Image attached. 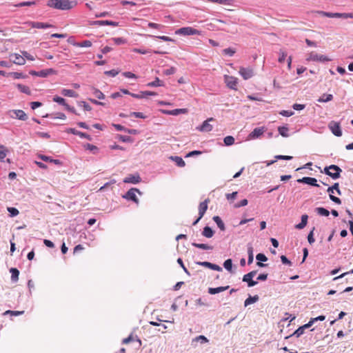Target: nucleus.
<instances>
[{
	"instance_id": "obj_1",
	"label": "nucleus",
	"mask_w": 353,
	"mask_h": 353,
	"mask_svg": "<svg viewBox=\"0 0 353 353\" xmlns=\"http://www.w3.org/2000/svg\"><path fill=\"white\" fill-rule=\"evenodd\" d=\"M76 5V2L69 0H49L48 1L49 7L63 10H70Z\"/></svg>"
},
{
	"instance_id": "obj_2",
	"label": "nucleus",
	"mask_w": 353,
	"mask_h": 353,
	"mask_svg": "<svg viewBox=\"0 0 353 353\" xmlns=\"http://www.w3.org/2000/svg\"><path fill=\"white\" fill-rule=\"evenodd\" d=\"M342 170L336 165H331L324 168L323 172L332 177L333 179H337L341 176Z\"/></svg>"
},
{
	"instance_id": "obj_3",
	"label": "nucleus",
	"mask_w": 353,
	"mask_h": 353,
	"mask_svg": "<svg viewBox=\"0 0 353 353\" xmlns=\"http://www.w3.org/2000/svg\"><path fill=\"white\" fill-rule=\"evenodd\" d=\"M175 34L183 36L201 35V31L192 27H183L176 30Z\"/></svg>"
},
{
	"instance_id": "obj_4",
	"label": "nucleus",
	"mask_w": 353,
	"mask_h": 353,
	"mask_svg": "<svg viewBox=\"0 0 353 353\" xmlns=\"http://www.w3.org/2000/svg\"><path fill=\"white\" fill-rule=\"evenodd\" d=\"M306 60L307 61H318V62H325V61H330L331 59L328 58L327 57L323 55V54H319L316 53L315 52H311L307 54V57L306 58Z\"/></svg>"
},
{
	"instance_id": "obj_5",
	"label": "nucleus",
	"mask_w": 353,
	"mask_h": 353,
	"mask_svg": "<svg viewBox=\"0 0 353 353\" xmlns=\"http://www.w3.org/2000/svg\"><path fill=\"white\" fill-rule=\"evenodd\" d=\"M208 203H210V199H206L203 202H201L200 204H199V218L193 223V225H195L199 221V220L203 216V215L205 214L207 209H208Z\"/></svg>"
},
{
	"instance_id": "obj_6",
	"label": "nucleus",
	"mask_w": 353,
	"mask_h": 353,
	"mask_svg": "<svg viewBox=\"0 0 353 353\" xmlns=\"http://www.w3.org/2000/svg\"><path fill=\"white\" fill-rule=\"evenodd\" d=\"M9 58L10 61L16 65H23L26 63V59H24L23 54L21 55L17 53H11L9 55Z\"/></svg>"
},
{
	"instance_id": "obj_7",
	"label": "nucleus",
	"mask_w": 353,
	"mask_h": 353,
	"mask_svg": "<svg viewBox=\"0 0 353 353\" xmlns=\"http://www.w3.org/2000/svg\"><path fill=\"white\" fill-rule=\"evenodd\" d=\"M328 128L335 136H342V131L339 123L332 121L329 123Z\"/></svg>"
},
{
	"instance_id": "obj_8",
	"label": "nucleus",
	"mask_w": 353,
	"mask_h": 353,
	"mask_svg": "<svg viewBox=\"0 0 353 353\" xmlns=\"http://www.w3.org/2000/svg\"><path fill=\"white\" fill-rule=\"evenodd\" d=\"M225 83H226L227 86L232 90H237V78L229 76V75H225L224 76Z\"/></svg>"
},
{
	"instance_id": "obj_9",
	"label": "nucleus",
	"mask_w": 353,
	"mask_h": 353,
	"mask_svg": "<svg viewBox=\"0 0 353 353\" xmlns=\"http://www.w3.org/2000/svg\"><path fill=\"white\" fill-rule=\"evenodd\" d=\"M137 193L141 194V192L138 189L132 188L127 192L126 194L123 196V198H125L128 200H132L134 203H138L139 199L137 196Z\"/></svg>"
},
{
	"instance_id": "obj_10",
	"label": "nucleus",
	"mask_w": 353,
	"mask_h": 353,
	"mask_svg": "<svg viewBox=\"0 0 353 353\" xmlns=\"http://www.w3.org/2000/svg\"><path fill=\"white\" fill-rule=\"evenodd\" d=\"M239 72L245 80H248L254 76V70L252 68L241 67Z\"/></svg>"
},
{
	"instance_id": "obj_11",
	"label": "nucleus",
	"mask_w": 353,
	"mask_h": 353,
	"mask_svg": "<svg viewBox=\"0 0 353 353\" xmlns=\"http://www.w3.org/2000/svg\"><path fill=\"white\" fill-rule=\"evenodd\" d=\"M53 101L65 106V108L67 110L77 114L75 109L74 108L70 106L68 104H67L65 102V100L63 98L59 97V96H54L53 98Z\"/></svg>"
},
{
	"instance_id": "obj_12",
	"label": "nucleus",
	"mask_w": 353,
	"mask_h": 353,
	"mask_svg": "<svg viewBox=\"0 0 353 353\" xmlns=\"http://www.w3.org/2000/svg\"><path fill=\"white\" fill-rule=\"evenodd\" d=\"M213 118H209L203 122L202 125L197 127L196 129L201 132H210L212 130V125L209 123L210 121H213Z\"/></svg>"
},
{
	"instance_id": "obj_13",
	"label": "nucleus",
	"mask_w": 353,
	"mask_h": 353,
	"mask_svg": "<svg viewBox=\"0 0 353 353\" xmlns=\"http://www.w3.org/2000/svg\"><path fill=\"white\" fill-rule=\"evenodd\" d=\"M265 131V127L256 128L254 130L248 135V139H255L261 137Z\"/></svg>"
},
{
	"instance_id": "obj_14",
	"label": "nucleus",
	"mask_w": 353,
	"mask_h": 353,
	"mask_svg": "<svg viewBox=\"0 0 353 353\" xmlns=\"http://www.w3.org/2000/svg\"><path fill=\"white\" fill-rule=\"evenodd\" d=\"M161 112L165 114L175 116L179 114H186L188 112V110L187 108H179L172 110H162Z\"/></svg>"
},
{
	"instance_id": "obj_15",
	"label": "nucleus",
	"mask_w": 353,
	"mask_h": 353,
	"mask_svg": "<svg viewBox=\"0 0 353 353\" xmlns=\"http://www.w3.org/2000/svg\"><path fill=\"white\" fill-rule=\"evenodd\" d=\"M141 181L140 176L137 174H130L127 177H125L123 180V182L125 183H133L137 184Z\"/></svg>"
},
{
	"instance_id": "obj_16",
	"label": "nucleus",
	"mask_w": 353,
	"mask_h": 353,
	"mask_svg": "<svg viewBox=\"0 0 353 353\" xmlns=\"http://www.w3.org/2000/svg\"><path fill=\"white\" fill-rule=\"evenodd\" d=\"M297 182L308 184L312 186L318 187L317 181L315 178L305 176L302 179H298Z\"/></svg>"
},
{
	"instance_id": "obj_17",
	"label": "nucleus",
	"mask_w": 353,
	"mask_h": 353,
	"mask_svg": "<svg viewBox=\"0 0 353 353\" xmlns=\"http://www.w3.org/2000/svg\"><path fill=\"white\" fill-rule=\"evenodd\" d=\"M229 285L218 288H209L208 293L210 294H215L219 292H222L229 288Z\"/></svg>"
},
{
	"instance_id": "obj_18",
	"label": "nucleus",
	"mask_w": 353,
	"mask_h": 353,
	"mask_svg": "<svg viewBox=\"0 0 353 353\" xmlns=\"http://www.w3.org/2000/svg\"><path fill=\"white\" fill-rule=\"evenodd\" d=\"M68 132H70L73 134H76V135H78L81 138H85V139H90V135L84 133V132H80V131H78L77 130H75L74 128H70L67 130Z\"/></svg>"
},
{
	"instance_id": "obj_19",
	"label": "nucleus",
	"mask_w": 353,
	"mask_h": 353,
	"mask_svg": "<svg viewBox=\"0 0 353 353\" xmlns=\"http://www.w3.org/2000/svg\"><path fill=\"white\" fill-rule=\"evenodd\" d=\"M30 25L34 28H48L52 27V25L42 22H30Z\"/></svg>"
},
{
	"instance_id": "obj_20",
	"label": "nucleus",
	"mask_w": 353,
	"mask_h": 353,
	"mask_svg": "<svg viewBox=\"0 0 353 353\" xmlns=\"http://www.w3.org/2000/svg\"><path fill=\"white\" fill-rule=\"evenodd\" d=\"M14 113L16 117L19 120L26 121L28 119L27 114L22 110H14Z\"/></svg>"
},
{
	"instance_id": "obj_21",
	"label": "nucleus",
	"mask_w": 353,
	"mask_h": 353,
	"mask_svg": "<svg viewBox=\"0 0 353 353\" xmlns=\"http://www.w3.org/2000/svg\"><path fill=\"white\" fill-rule=\"evenodd\" d=\"M308 216L307 214H303L301 216V222L295 225V228L299 230H301L304 228L307 223Z\"/></svg>"
},
{
	"instance_id": "obj_22",
	"label": "nucleus",
	"mask_w": 353,
	"mask_h": 353,
	"mask_svg": "<svg viewBox=\"0 0 353 353\" xmlns=\"http://www.w3.org/2000/svg\"><path fill=\"white\" fill-rule=\"evenodd\" d=\"M57 73L56 70L52 68H49L47 70H43L39 71V77H46L50 74H55Z\"/></svg>"
},
{
	"instance_id": "obj_23",
	"label": "nucleus",
	"mask_w": 353,
	"mask_h": 353,
	"mask_svg": "<svg viewBox=\"0 0 353 353\" xmlns=\"http://www.w3.org/2000/svg\"><path fill=\"white\" fill-rule=\"evenodd\" d=\"M249 275L245 274L243 277V281L248 283V287H253L257 284V281L252 280V277H248Z\"/></svg>"
},
{
	"instance_id": "obj_24",
	"label": "nucleus",
	"mask_w": 353,
	"mask_h": 353,
	"mask_svg": "<svg viewBox=\"0 0 353 353\" xmlns=\"http://www.w3.org/2000/svg\"><path fill=\"white\" fill-rule=\"evenodd\" d=\"M213 220L221 231L225 230V224L219 216H214Z\"/></svg>"
},
{
	"instance_id": "obj_25",
	"label": "nucleus",
	"mask_w": 353,
	"mask_h": 353,
	"mask_svg": "<svg viewBox=\"0 0 353 353\" xmlns=\"http://www.w3.org/2000/svg\"><path fill=\"white\" fill-rule=\"evenodd\" d=\"M10 272L11 273L12 281L17 282L19 280V271L15 268H10Z\"/></svg>"
},
{
	"instance_id": "obj_26",
	"label": "nucleus",
	"mask_w": 353,
	"mask_h": 353,
	"mask_svg": "<svg viewBox=\"0 0 353 353\" xmlns=\"http://www.w3.org/2000/svg\"><path fill=\"white\" fill-rule=\"evenodd\" d=\"M202 235L207 238H211L214 235V231L209 226H205L202 232Z\"/></svg>"
},
{
	"instance_id": "obj_27",
	"label": "nucleus",
	"mask_w": 353,
	"mask_h": 353,
	"mask_svg": "<svg viewBox=\"0 0 353 353\" xmlns=\"http://www.w3.org/2000/svg\"><path fill=\"white\" fill-rule=\"evenodd\" d=\"M61 94L65 97H77L78 94L72 90L63 89Z\"/></svg>"
},
{
	"instance_id": "obj_28",
	"label": "nucleus",
	"mask_w": 353,
	"mask_h": 353,
	"mask_svg": "<svg viewBox=\"0 0 353 353\" xmlns=\"http://www.w3.org/2000/svg\"><path fill=\"white\" fill-rule=\"evenodd\" d=\"M333 99V96L331 94H323L319 99L318 101L320 103H325L330 101Z\"/></svg>"
},
{
	"instance_id": "obj_29",
	"label": "nucleus",
	"mask_w": 353,
	"mask_h": 353,
	"mask_svg": "<svg viewBox=\"0 0 353 353\" xmlns=\"http://www.w3.org/2000/svg\"><path fill=\"white\" fill-rule=\"evenodd\" d=\"M317 13L321 16L327 17L330 18H339V13H332V12H327L324 11H318Z\"/></svg>"
},
{
	"instance_id": "obj_30",
	"label": "nucleus",
	"mask_w": 353,
	"mask_h": 353,
	"mask_svg": "<svg viewBox=\"0 0 353 353\" xmlns=\"http://www.w3.org/2000/svg\"><path fill=\"white\" fill-rule=\"evenodd\" d=\"M170 159L174 161L179 167H184L185 165V161L180 157H171Z\"/></svg>"
},
{
	"instance_id": "obj_31",
	"label": "nucleus",
	"mask_w": 353,
	"mask_h": 353,
	"mask_svg": "<svg viewBox=\"0 0 353 353\" xmlns=\"http://www.w3.org/2000/svg\"><path fill=\"white\" fill-rule=\"evenodd\" d=\"M17 87L20 90V92L25 93L28 95L31 94V91L29 87L19 83L17 85Z\"/></svg>"
},
{
	"instance_id": "obj_32",
	"label": "nucleus",
	"mask_w": 353,
	"mask_h": 353,
	"mask_svg": "<svg viewBox=\"0 0 353 353\" xmlns=\"http://www.w3.org/2000/svg\"><path fill=\"white\" fill-rule=\"evenodd\" d=\"M259 300V296L257 295H255L254 296H250L248 299H245L244 302V305L246 307L250 304H252L255 302H256Z\"/></svg>"
},
{
	"instance_id": "obj_33",
	"label": "nucleus",
	"mask_w": 353,
	"mask_h": 353,
	"mask_svg": "<svg viewBox=\"0 0 353 353\" xmlns=\"http://www.w3.org/2000/svg\"><path fill=\"white\" fill-rule=\"evenodd\" d=\"M192 245L197 248L203 249V250H212L213 248L211 245H209L208 244L205 243H192Z\"/></svg>"
},
{
	"instance_id": "obj_34",
	"label": "nucleus",
	"mask_w": 353,
	"mask_h": 353,
	"mask_svg": "<svg viewBox=\"0 0 353 353\" xmlns=\"http://www.w3.org/2000/svg\"><path fill=\"white\" fill-rule=\"evenodd\" d=\"M199 342L201 344L206 343L208 342V339L203 335L198 336L192 339V343Z\"/></svg>"
},
{
	"instance_id": "obj_35",
	"label": "nucleus",
	"mask_w": 353,
	"mask_h": 353,
	"mask_svg": "<svg viewBox=\"0 0 353 353\" xmlns=\"http://www.w3.org/2000/svg\"><path fill=\"white\" fill-rule=\"evenodd\" d=\"M325 319V316H323V315H321V316H319L316 318H312L310 319V321L306 323V326L305 327H311L312 325L315 322V321H324Z\"/></svg>"
},
{
	"instance_id": "obj_36",
	"label": "nucleus",
	"mask_w": 353,
	"mask_h": 353,
	"mask_svg": "<svg viewBox=\"0 0 353 353\" xmlns=\"http://www.w3.org/2000/svg\"><path fill=\"white\" fill-rule=\"evenodd\" d=\"M316 212L321 216H328L330 214V212L327 209L321 207L316 208Z\"/></svg>"
},
{
	"instance_id": "obj_37",
	"label": "nucleus",
	"mask_w": 353,
	"mask_h": 353,
	"mask_svg": "<svg viewBox=\"0 0 353 353\" xmlns=\"http://www.w3.org/2000/svg\"><path fill=\"white\" fill-rule=\"evenodd\" d=\"M92 93L99 99H103L105 98L103 93L95 88H92Z\"/></svg>"
},
{
	"instance_id": "obj_38",
	"label": "nucleus",
	"mask_w": 353,
	"mask_h": 353,
	"mask_svg": "<svg viewBox=\"0 0 353 353\" xmlns=\"http://www.w3.org/2000/svg\"><path fill=\"white\" fill-rule=\"evenodd\" d=\"M37 3V1H23L21 2L17 5H15L16 7H23V6H31L36 5Z\"/></svg>"
},
{
	"instance_id": "obj_39",
	"label": "nucleus",
	"mask_w": 353,
	"mask_h": 353,
	"mask_svg": "<svg viewBox=\"0 0 353 353\" xmlns=\"http://www.w3.org/2000/svg\"><path fill=\"white\" fill-rule=\"evenodd\" d=\"M278 131H279V134L282 137H288V128L287 127L280 126L278 128Z\"/></svg>"
},
{
	"instance_id": "obj_40",
	"label": "nucleus",
	"mask_w": 353,
	"mask_h": 353,
	"mask_svg": "<svg viewBox=\"0 0 353 353\" xmlns=\"http://www.w3.org/2000/svg\"><path fill=\"white\" fill-rule=\"evenodd\" d=\"M223 142L225 145H232L234 143V138L232 136H227L224 138Z\"/></svg>"
},
{
	"instance_id": "obj_41",
	"label": "nucleus",
	"mask_w": 353,
	"mask_h": 353,
	"mask_svg": "<svg viewBox=\"0 0 353 353\" xmlns=\"http://www.w3.org/2000/svg\"><path fill=\"white\" fill-rule=\"evenodd\" d=\"M10 76L12 77L14 79H21V78H26V76L23 75L21 72H12L8 73V77Z\"/></svg>"
},
{
	"instance_id": "obj_42",
	"label": "nucleus",
	"mask_w": 353,
	"mask_h": 353,
	"mask_svg": "<svg viewBox=\"0 0 353 353\" xmlns=\"http://www.w3.org/2000/svg\"><path fill=\"white\" fill-rule=\"evenodd\" d=\"M306 326V324H305L304 325L299 327L294 332V335H295L296 337H299L301 335H302L304 332V330L305 328H308L309 327H305Z\"/></svg>"
},
{
	"instance_id": "obj_43",
	"label": "nucleus",
	"mask_w": 353,
	"mask_h": 353,
	"mask_svg": "<svg viewBox=\"0 0 353 353\" xmlns=\"http://www.w3.org/2000/svg\"><path fill=\"white\" fill-rule=\"evenodd\" d=\"M329 194H330V198L333 202H334L335 203H337V204L341 203V199L333 195L334 189H332V190L330 191V192H329Z\"/></svg>"
},
{
	"instance_id": "obj_44",
	"label": "nucleus",
	"mask_w": 353,
	"mask_h": 353,
	"mask_svg": "<svg viewBox=\"0 0 353 353\" xmlns=\"http://www.w3.org/2000/svg\"><path fill=\"white\" fill-rule=\"evenodd\" d=\"M76 46L81 48H89L92 46V42L89 40H85L81 43H77Z\"/></svg>"
},
{
	"instance_id": "obj_45",
	"label": "nucleus",
	"mask_w": 353,
	"mask_h": 353,
	"mask_svg": "<svg viewBox=\"0 0 353 353\" xmlns=\"http://www.w3.org/2000/svg\"><path fill=\"white\" fill-rule=\"evenodd\" d=\"M7 152L8 150L4 146L0 145V161H3L6 158Z\"/></svg>"
},
{
	"instance_id": "obj_46",
	"label": "nucleus",
	"mask_w": 353,
	"mask_h": 353,
	"mask_svg": "<svg viewBox=\"0 0 353 353\" xmlns=\"http://www.w3.org/2000/svg\"><path fill=\"white\" fill-rule=\"evenodd\" d=\"M223 266L224 268L231 272L232 271V259H227L226 261H225L224 263H223Z\"/></svg>"
},
{
	"instance_id": "obj_47",
	"label": "nucleus",
	"mask_w": 353,
	"mask_h": 353,
	"mask_svg": "<svg viewBox=\"0 0 353 353\" xmlns=\"http://www.w3.org/2000/svg\"><path fill=\"white\" fill-rule=\"evenodd\" d=\"M161 85L162 84L161 83V81L158 77H157L154 81L150 82L147 84V86L149 87H157Z\"/></svg>"
},
{
	"instance_id": "obj_48",
	"label": "nucleus",
	"mask_w": 353,
	"mask_h": 353,
	"mask_svg": "<svg viewBox=\"0 0 353 353\" xmlns=\"http://www.w3.org/2000/svg\"><path fill=\"white\" fill-rule=\"evenodd\" d=\"M7 210L12 217L17 216L19 213V210L15 208L8 207Z\"/></svg>"
},
{
	"instance_id": "obj_49",
	"label": "nucleus",
	"mask_w": 353,
	"mask_h": 353,
	"mask_svg": "<svg viewBox=\"0 0 353 353\" xmlns=\"http://www.w3.org/2000/svg\"><path fill=\"white\" fill-rule=\"evenodd\" d=\"M24 311H12V310H7L3 313V315L10 314L13 316H18L23 314Z\"/></svg>"
},
{
	"instance_id": "obj_50",
	"label": "nucleus",
	"mask_w": 353,
	"mask_h": 353,
	"mask_svg": "<svg viewBox=\"0 0 353 353\" xmlns=\"http://www.w3.org/2000/svg\"><path fill=\"white\" fill-rule=\"evenodd\" d=\"M332 189H334V190H336L338 194L340 195L341 194V190L339 189V184L338 183H335L332 186L329 187L327 189V192H330Z\"/></svg>"
},
{
	"instance_id": "obj_51",
	"label": "nucleus",
	"mask_w": 353,
	"mask_h": 353,
	"mask_svg": "<svg viewBox=\"0 0 353 353\" xmlns=\"http://www.w3.org/2000/svg\"><path fill=\"white\" fill-rule=\"evenodd\" d=\"M97 23L101 25H110V26H117L118 24L117 22L112 21H108V20L99 21H97Z\"/></svg>"
},
{
	"instance_id": "obj_52",
	"label": "nucleus",
	"mask_w": 353,
	"mask_h": 353,
	"mask_svg": "<svg viewBox=\"0 0 353 353\" xmlns=\"http://www.w3.org/2000/svg\"><path fill=\"white\" fill-rule=\"evenodd\" d=\"M286 57H287V53L285 51L280 50L278 61L279 63H283Z\"/></svg>"
},
{
	"instance_id": "obj_53",
	"label": "nucleus",
	"mask_w": 353,
	"mask_h": 353,
	"mask_svg": "<svg viewBox=\"0 0 353 353\" xmlns=\"http://www.w3.org/2000/svg\"><path fill=\"white\" fill-rule=\"evenodd\" d=\"M112 41L117 45L124 44V43H126V40L125 39H123V38H121V37L112 38Z\"/></svg>"
},
{
	"instance_id": "obj_54",
	"label": "nucleus",
	"mask_w": 353,
	"mask_h": 353,
	"mask_svg": "<svg viewBox=\"0 0 353 353\" xmlns=\"http://www.w3.org/2000/svg\"><path fill=\"white\" fill-rule=\"evenodd\" d=\"M123 76L128 79H137V76L131 72H124L122 73Z\"/></svg>"
},
{
	"instance_id": "obj_55",
	"label": "nucleus",
	"mask_w": 353,
	"mask_h": 353,
	"mask_svg": "<svg viewBox=\"0 0 353 353\" xmlns=\"http://www.w3.org/2000/svg\"><path fill=\"white\" fill-rule=\"evenodd\" d=\"M223 53L226 55H229L230 57H232L234 54L235 50L232 48H225L223 50Z\"/></svg>"
},
{
	"instance_id": "obj_56",
	"label": "nucleus",
	"mask_w": 353,
	"mask_h": 353,
	"mask_svg": "<svg viewBox=\"0 0 353 353\" xmlns=\"http://www.w3.org/2000/svg\"><path fill=\"white\" fill-rule=\"evenodd\" d=\"M237 194V192H233L231 194H226L225 196L228 201H232L236 198Z\"/></svg>"
},
{
	"instance_id": "obj_57",
	"label": "nucleus",
	"mask_w": 353,
	"mask_h": 353,
	"mask_svg": "<svg viewBox=\"0 0 353 353\" xmlns=\"http://www.w3.org/2000/svg\"><path fill=\"white\" fill-rule=\"evenodd\" d=\"M254 256H253V251L252 248L250 247L248 248V264H251L253 262Z\"/></svg>"
},
{
	"instance_id": "obj_58",
	"label": "nucleus",
	"mask_w": 353,
	"mask_h": 353,
	"mask_svg": "<svg viewBox=\"0 0 353 353\" xmlns=\"http://www.w3.org/2000/svg\"><path fill=\"white\" fill-rule=\"evenodd\" d=\"M248 203V200L245 199L241 200L240 202L235 203L234 206L236 208H239L240 207L247 205Z\"/></svg>"
},
{
	"instance_id": "obj_59",
	"label": "nucleus",
	"mask_w": 353,
	"mask_h": 353,
	"mask_svg": "<svg viewBox=\"0 0 353 353\" xmlns=\"http://www.w3.org/2000/svg\"><path fill=\"white\" fill-rule=\"evenodd\" d=\"M21 54H23L24 59H27L28 60H30V61H34V57L30 54L28 52L26 51H22L21 52Z\"/></svg>"
},
{
	"instance_id": "obj_60",
	"label": "nucleus",
	"mask_w": 353,
	"mask_h": 353,
	"mask_svg": "<svg viewBox=\"0 0 353 353\" xmlns=\"http://www.w3.org/2000/svg\"><path fill=\"white\" fill-rule=\"evenodd\" d=\"M119 71H118V70H111L105 71L104 72V74L108 76L115 77L119 74Z\"/></svg>"
},
{
	"instance_id": "obj_61",
	"label": "nucleus",
	"mask_w": 353,
	"mask_h": 353,
	"mask_svg": "<svg viewBox=\"0 0 353 353\" xmlns=\"http://www.w3.org/2000/svg\"><path fill=\"white\" fill-rule=\"evenodd\" d=\"M256 259L259 261H266L268 260V258L266 257V256L262 253H259L256 256Z\"/></svg>"
},
{
	"instance_id": "obj_62",
	"label": "nucleus",
	"mask_w": 353,
	"mask_h": 353,
	"mask_svg": "<svg viewBox=\"0 0 353 353\" xmlns=\"http://www.w3.org/2000/svg\"><path fill=\"white\" fill-rule=\"evenodd\" d=\"M85 148L90 151H92L94 153L96 152V151L98 150V148L97 146L94 145H91L90 143H87L85 145Z\"/></svg>"
},
{
	"instance_id": "obj_63",
	"label": "nucleus",
	"mask_w": 353,
	"mask_h": 353,
	"mask_svg": "<svg viewBox=\"0 0 353 353\" xmlns=\"http://www.w3.org/2000/svg\"><path fill=\"white\" fill-rule=\"evenodd\" d=\"M339 18L353 19V13L352 12H351V13H339Z\"/></svg>"
},
{
	"instance_id": "obj_64",
	"label": "nucleus",
	"mask_w": 353,
	"mask_h": 353,
	"mask_svg": "<svg viewBox=\"0 0 353 353\" xmlns=\"http://www.w3.org/2000/svg\"><path fill=\"white\" fill-rule=\"evenodd\" d=\"M130 116H134L137 118L145 119L146 117L142 113L139 112H132L130 113Z\"/></svg>"
}]
</instances>
